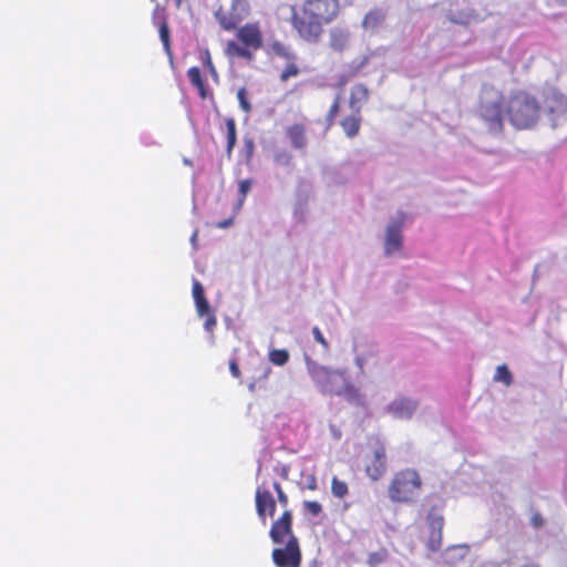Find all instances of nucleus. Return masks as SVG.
Instances as JSON below:
<instances>
[{"mask_svg": "<svg viewBox=\"0 0 567 567\" xmlns=\"http://www.w3.org/2000/svg\"><path fill=\"white\" fill-rule=\"evenodd\" d=\"M386 471V455L383 446L377 449L373 453V458L370 464L367 465V475L378 481Z\"/></svg>", "mask_w": 567, "mask_h": 567, "instance_id": "nucleus-13", "label": "nucleus"}, {"mask_svg": "<svg viewBox=\"0 0 567 567\" xmlns=\"http://www.w3.org/2000/svg\"><path fill=\"white\" fill-rule=\"evenodd\" d=\"M370 96L369 89L362 84H354L350 90L349 107L351 112L361 113L363 105L368 102Z\"/></svg>", "mask_w": 567, "mask_h": 567, "instance_id": "nucleus-14", "label": "nucleus"}, {"mask_svg": "<svg viewBox=\"0 0 567 567\" xmlns=\"http://www.w3.org/2000/svg\"><path fill=\"white\" fill-rule=\"evenodd\" d=\"M493 379L495 382H502L506 386H509L513 383V375L505 364L496 368Z\"/></svg>", "mask_w": 567, "mask_h": 567, "instance_id": "nucleus-23", "label": "nucleus"}, {"mask_svg": "<svg viewBox=\"0 0 567 567\" xmlns=\"http://www.w3.org/2000/svg\"><path fill=\"white\" fill-rule=\"evenodd\" d=\"M251 8L248 0H230L228 9L218 8L215 18L225 31H234L250 14Z\"/></svg>", "mask_w": 567, "mask_h": 567, "instance_id": "nucleus-6", "label": "nucleus"}, {"mask_svg": "<svg viewBox=\"0 0 567 567\" xmlns=\"http://www.w3.org/2000/svg\"><path fill=\"white\" fill-rule=\"evenodd\" d=\"M233 223H234V218H233V217H229V218H226V219H224V220H221V221H218V223L216 224V227H217V228L225 229V228L230 227V226L233 225Z\"/></svg>", "mask_w": 567, "mask_h": 567, "instance_id": "nucleus-42", "label": "nucleus"}, {"mask_svg": "<svg viewBox=\"0 0 567 567\" xmlns=\"http://www.w3.org/2000/svg\"><path fill=\"white\" fill-rule=\"evenodd\" d=\"M551 1H553V3L560 6V7L567 6V0H551Z\"/></svg>", "mask_w": 567, "mask_h": 567, "instance_id": "nucleus-44", "label": "nucleus"}, {"mask_svg": "<svg viewBox=\"0 0 567 567\" xmlns=\"http://www.w3.org/2000/svg\"><path fill=\"white\" fill-rule=\"evenodd\" d=\"M235 31V38L228 40L224 47V54L230 61L241 60L251 63L255 54L264 48L265 38L259 21H249L239 24Z\"/></svg>", "mask_w": 567, "mask_h": 567, "instance_id": "nucleus-3", "label": "nucleus"}, {"mask_svg": "<svg viewBox=\"0 0 567 567\" xmlns=\"http://www.w3.org/2000/svg\"><path fill=\"white\" fill-rule=\"evenodd\" d=\"M292 156L288 151H280L275 154L274 161L277 165L289 166L291 164Z\"/></svg>", "mask_w": 567, "mask_h": 567, "instance_id": "nucleus-32", "label": "nucleus"}, {"mask_svg": "<svg viewBox=\"0 0 567 567\" xmlns=\"http://www.w3.org/2000/svg\"><path fill=\"white\" fill-rule=\"evenodd\" d=\"M312 334H313L315 340L318 343H320L323 347V349H326V350L329 349V343L318 327H313Z\"/></svg>", "mask_w": 567, "mask_h": 567, "instance_id": "nucleus-38", "label": "nucleus"}, {"mask_svg": "<svg viewBox=\"0 0 567 567\" xmlns=\"http://www.w3.org/2000/svg\"><path fill=\"white\" fill-rule=\"evenodd\" d=\"M187 76L189 79L190 84L197 89L199 96L202 99L207 97V87L202 76L200 69L198 66H192L187 71Z\"/></svg>", "mask_w": 567, "mask_h": 567, "instance_id": "nucleus-19", "label": "nucleus"}, {"mask_svg": "<svg viewBox=\"0 0 567 567\" xmlns=\"http://www.w3.org/2000/svg\"><path fill=\"white\" fill-rule=\"evenodd\" d=\"M384 18H385V13L382 10L373 9L364 16V18L362 20V27L365 30L377 29L379 25H381Z\"/></svg>", "mask_w": 567, "mask_h": 567, "instance_id": "nucleus-20", "label": "nucleus"}, {"mask_svg": "<svg viewBox=\"0 0 567 567\" xmlns=\"http://www.w3.org/2000/svg\"><path fill=\"white\" fill-rule=\"evenodd\" d=\"M401 224L393 223L390 224L386 228V236L384 241V251L386 255H392L395 251H399L402 247V234H401Z\"/></svg>", "mask_w": 567, "mask_h": 567, "instance_id": "nucleus-15", "label": "nucleus"}, {"mask_svg": "<svg viewBox=\"0 0 567 567\" xmlns=\"http://www.w3.org/2000/svg\"><path fill=\"white\" fill-rule=\"evenodd\" d=\"M225 124H226V138H227L226 153H227V156L230 157L233 150L237 142V127H236L235 120L231 117L226 118Z\"/></svg>", "mask_w": 567, "mask_h": 567, "instance_id": "nucleus-21", "label": "nucleus"}, {"mask_svg": "<svg viewBox=\"0 0 567 567\" xmlns=\"http://www.w3.org/2000/svg\"><path fill=\"white\" fill-rule=\"evenodd\" d=\"M308 371L322 394L346 396L349 400L358 398V390L344 371L332 370L316 363L309 365Z\"/></svg>", "mask_w": 567, "mask_h": 567, "instance_id": "nucleus-4", "label": "nucleus"}, {"mask_svg": "<svg viewBox=\"0 0 567 567\" xmlns=\"http://www.w3.org/2000/svg\"><path fill=\"white\" fill-rule=\"evenodd\" d=\"M200 60L204 64V66L209 71V73L214 76L217 75V72H216V69L214 66V63H213V60H212V56H210V53L208 50H205L202 55H200Z\"/></svg>", "mask_w": 567, "mask_h": 567, "instance_id": "nucleus-34", "label": "nucleus"}, {"mask_svg": "<svg viewBox=\"0 0 567 567\" xmlns=\"http://www.w3.org/2000/svg\"><path fill=\"white\" fill-rule=\"evenodd\" d=\"M255 504L259 519L266 525L267 517H274L276 513V499L268 488L258 486L255 494Z\"/></svg>", "mask_w": 567, "mask_h": 567, "instance_id": "nucleus-9", "label": "nucleus"}, {"mask_svg": "<svg viewBox=\"0 0 567 567\" xmlns=\"http://www.w3.org/2000/svg\"><path fill=\"white\" fill-rule=\"evenodd\" d=\"M271 50L275 55L285 59L287 61L296 60V54L290 50L289 47L280 41H275L271 44Z\"/></svg>", "mask_w": 567, "mask_h": 567, "instance_id": "nucleus-22", "label": "nucleus"}, {"mask_svg": "<svg viewBox=\"0 0 567 567\" xmlns=\"http://www.w3.org/2000/svg\"><path fill=\"white\" fill-rule=\"evenodd\" d=\"M303 507L312 516H318L322 512V506L317 501H306Z\"/></svg>", "mask_w": 567, "mask_h": 567, "instance_id": "nucleus-33", "label": "nucleus"}, {"mask_svg": "<svg viewBox=\"0 0 567 567\" xmlns=\"http://www.w3.org/2000/svg\"><path fill=\"white\" fill-rule=\"evenodd\" d=\"M271 558L277 567H300L302 555L298 538L288 539L285 547L274 548Z\"/></svg>", "mask_w": 567, "mask_h": 567, "instance_id": "nucleus-7", "label": "nucleus"}, {"mask_svg": "<svg viewBox=\"0 0 567 567\" xmlns=\"http://www.w3.org/2000/svg\"><path fill=\"white\" fill-rule=\"evenodd\" d=\"M478 114L489 132L501 133L505 115L515 128L528 130L540 118L542 107L537 99L526 91H517L506 100L498 90L485 86L480 95Z\"/></svg>", "mask_w": 567, "mask_h": 567, "instance_id": "nucleus-1", "label": "nucleus"}, {"mask_svg": "<svg viewBox=\"0 0 567 567\" xmlns=\"http://www.w3.org/2000/svg\"><path fill=\"white\" fill-rule=\"evenodd\" d=\"M195 307H196L198 317L205 318V322H204L205 330L208 332H213V330L215 329V327L217 324V319H216L214 311L210 309V306H209L207 299L195 302Z\"/></svg>", "mask_w": 567, "mask_h": 567, "instance_id": "nucleus-17", "label": "nucleus"}, {"mask_svg": "<svg viewBox=\"0 0 567 567\" xmlns=\"http://www.w3.org/2000/svg\"><path fill=\"white\" fill-rule=\"evenodd\" d=\"M159 38L164 45L165 51L171 54V37H169V28L165 20L162 21L158 28Z\"/></svg>", "mask_w": 567, "mask_h": 567, "instance_id": "nucleus-28", "label": "nucleus"}, {"mask_svg": "<svg viewBox=\"0 0 567 567\" xmlns=\"http://www.w3.org/2000/svg\"><path fill=\"white\" fill-rule=\"evenodd\" d=\"M252 184H254V181L250 178L241 179L238 182L239 198H238V203H237V209H240V207L245 203L247 194L251 189Z\"/></svg>", "mask_w": 567, "mask_h": 567, "instance_id": "nucleus-24", "label": "nucleus"}, {"mask_svg": "<svg viewBox=\"0 0 567 567\" xmlns=\"http://www.w3.org/2000/svg\"><path fill=\"white\" fill-rule=\"evenodd\" d=\"M331 492L336 497L343 498L349 493L348 484L334 476L331 481Z\"/></svg>", "mask_w": 567, "mask_h": 567, "instance_id": "nucleus-27", "label": "nucleus"}, {"mask_svg": "<svg viewBox=\"0 0 567 567\" xmlns=\"http://www.w3.org/2000/svg\"><path fill=\"white\" fill-rule=\"evenodd\" d=\"M237 99L239 102V105L241 110L246 113H249L251 111V105L247 99V91L245 87H240L237 92Z\"/></svg>", "mask_w": 567, "mask_h": 567, "instance_id": "nucleus-31", "label": "nucleus"}, {"mask_svg": "<svg viewBox=\"0 0 567 567\" xmlns=\"http://www.w3.org/2000/svg\"><path fill=\"white\" fill-rule=\"evenodd\" d=\"M229 370H230V373L233 374L234 378H239L240 377V370H239V367H238V363H237L236 359H231L229 361Z\"/></svg>", "mask_w": 567, "mask_h": 567, "instance_id": "nucleus-40", "label": "nucleus"}, {"mask_svg": "<svg viewBox=\"0 0 567 567\" xmlns=\"http://www.w3.org/2000/svg\"><path fill=\"white\" fill-rule=\"evenodd\" d=\"M269 360L275 365H284L289 360V352L285 349H275L269 352Z\"/></svg>", "mask_w": 567, "mask_h": 567, "instance_id": "nucleus-26", "label": "nucleus"}, {"mask_svg": "<svg viewBox=\"0 0 567 567\" xmlns=\"http://www.w3.org/2000/svg\"><path fill=\"white\" fill-rule=\"evenodd\" d=\"M340 112V97H337L334 102L331 104L328 114H327V122L329 125H331L336 118V116Z\"/></svg>", "mask_w": 567, "mask_h": 567, "instance_id": "nucleus-37", "label": "nucleus"}, {"mask_svg": "<svg viewBox=\"0 0 567 567\" xmlns=\"http://www.w3.org/2000/svg\"><path fill=\"white\" fill-rule=\"evenodd\" d=\"M361 121H362L361 113L351 112L350 115H348L341 120L340 125H341L344 134L348 137L353 138L360 132Z\"/></svg>", "mask_w": 567, "mask_h": 567, "instance_id": "nucleus-18", "label": "nucleus"}, {"mask_svg": "<svg viewBox=\"0 0 567 567\" xmlns=\"http://www.w3.org/2000/svg\"><path fill=\"white\" fill-rule=\"evenodd\" d=\"M286 135L290 140L291 146L297 150H303L307 146L306 126L302 123H295L286 128Z\"/></svg>", "mask_w": 567, "mask_h": 567, "instance_id": "nucleus-16", "label": "nucleus"}, {"mask_svg": "<svg viewBox=\"0 0 567 567\" xmlns=\"http://www.w3.org/2000/svg\"><path fill=\"white\" fill-rule=\"evenodd\" d=\"M308 488L315 491L317 488V481L315 476L310 477V482L308 484Z\"/></svg>", "mask_w": 567, "mask_h": 567, "instance_id": "nucleus-43", "label": "nucleus"}, {"mask_svg": "<svg viewBox=\"0 0 567 567\" xmlns=\"http://www.w3.org/2000/svg\"><path fill=\"white\" fill-rule=\"evenodd\" d=\"M272 487H274V489H275V492L277 494V498H278L279 504L282 507H287L288 503H289V498H288V495L284 492L281 485L278 482H275L272 484Z\"/></svg>", "mask_w": 567, "mask_h": 567, "instance_id": "nucleus-36", "label": "nucleus"}, {"mask_svg": "<svg viewBox=\"0 0 567 567\" xmlns=\"http://www.w3.org/2000/svg\"><path fill=\"white\" fill-rule=\"evenodd\" d=\"M192 292H193V298H194L195 302L206 299L204 287L196 279L193 280V290H192Z\"/></svg>", "mask_w": 567, "mask_h": 567, "instance_id": "nucleus-35", "label": "nucleus"}, {"mask_svg": "<svg viewBox=\"0 0 567 567\" xmlns=\"http://www.w3.org/2000/svg\"><path fill=\"white\" fill-rule=\"evenodd\" d=\"M530 522H532V525L535 527V528H538L543 525L544 520H543V517L539 513H535L532 518H530Z\"/></svg>", "mask_w": 567, "mask_h": 567, "instance_id": "nucleus-41", "label": "nucleus"}, {"mask_svg": "<svg viewBox=\"0 0 567 567\" xmlns=\"http://www.w3.org/2000/svg\"><path fill=\"white\" fill-rule=\"evenodd\" d=\"M269 536L275 544L287 543L288 539L297 538L292 530V513L285 511L279 518H277L270 527Z\"/></svg>", "mask_w": 567, "mask_h": 567, "instance_id": "nucleus-8", "label": "nucleus"}, {"mask_svg": "<svg viewBox=\"0 0 567 567\" xmlns=\"http://www.w3.org/2000/svg\"><path fill=\"white\" fill-rule=\"evenodd\" d=\"M300 74V69L295 60L288 61L285 69L281 71L279 79L281 82H287L291 78H296Z\"/></svg>", "mask_w": 567, "mask_h": 567, "instance_id": "nucleus-25", "label": "nucleus"}, {"mask_svg": "<svg viewBox=\"0 0 567 567\" xmlns=\"http://www.w3.org/2000/svg\"><path fill=\"white\" fill-rule=\"evenodd\" d=\"M553 101L556 103V106H550L549 111L551 113L558 111V112H566L567 111V99L561 94H554Z\"/></svg>", "mask_w": 567, "mask_h": 567, "instance_id": "nucleus-30", "label": "nucleus"}, {"mask_svg": "<svg viewBox=\"0 0 567 567\" xmlns=\"http://www.w3.org/2000/svg\"><path fill=\"white\" fill-rule=\"evenodd\" d=\"M351 32L346 25H334L329 29L328 44L334 52H343L350 47Z\"/></svg>", "mask_w": 567, "mask_h": 567, "instance_id": "nucleus-10", "label": "nucleus"}, {"mask_svg": "<svg viewBox=\"0 0 567 567\" xmlns=\"http://www.w3.org/2000/svg\"><path fill=\"white\" fill-rule=\"evenodd\" d=\"M429 522V540L427 547L432 551H436L441 548L442 545V532L444 526V517L442 515H436L430 513L427 516Z\"/></svg>", "mask_w": 567, "mask_h": 567, "instance_id": "nucleus-12", "label": "nucleus"}, {"mask_svg": "<svg viewBox=\"0 0 567 567\" xmlns=\"http://www.w3.org/2000/svg\"><path fill=\"white\" fill-rule=\"evenodd\" d=\"M386 557H388V553L385 549H381L379 551L371 553L368 556V565L370 567H375L377 565L385 561Z\"/></svg>", "mask_w": 567, "mask_h": 567, "instance_id": "nucleus-29", "label": "nucleus"}, {"mask_svg": "<svg viewBox=\"0 0 567 567\" xmlns=\"http://www.w3.org/2000/svg\"><path fill=\"white\" fill-rule=\"evenodd\" d=\"M339 13V0H305L292 7L290 24L302 41L317 44L323 37L324 25L333 22Z\"/></svg>", "mask_w": 567, "mask_h": 567, "instance_id": "nucleus-2", "label": "nucleus"}, {"mask_svg": "<svg viewBox=\"0 0 567 567\" xmlns=\"http://www.w3.org/2000/svg\"><path fill=\"white\" fill-rule=\"evenodd\" d=\"M423 480L415 468L406 467L395 472L388 485V497L395 504H412L417 501Z\"/></svg>", "mask_w": 567, "mask_h": 567, "instance_id": "nucleus-5", "label": "nucleus"}, {"mask_svg": "<svg viewBox=\"0 0 567 567\" xmlns=\"http://www.w3.org/2000/svg\"><path fill=\"white\" fill-rule=\"evenodd\" d=\"M417 409V402L410 398L400 396L388 405V412L395 419L409 420Z\"/></svg>", "mask_w": 567, "mask_h": 567, "instance_id": "nucleus-11", "label": "nucleus"}, {"mask_svg": "<svg viewBox=\"0 0 567 567\" xmlns=\"http://www.w3.org/2000/svg\"><path fill=\"white\" fill-rule=\"evenodd\" d=\"M245 151H246V157L249 161L254 154L255 151V143L252 140H245L244 144Z\"/></svg>", "mask_w": 567, "mask_h": 567, "instance_id": "nucleus-39", "label": "nucleus"}]
</instances>
